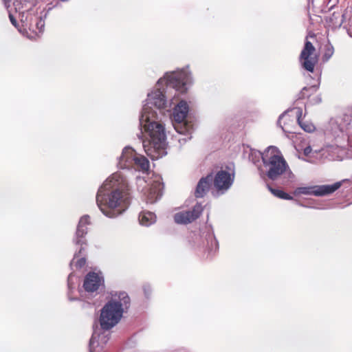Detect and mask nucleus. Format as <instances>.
Instances as JSON below:
<instances>
[{"mask_svg": "<svg viewBox=\"0 0 352 352\" xmlns=\"http://www.w3.org/2000/svg\"><path fill=\"white\" fill-rule=\"evenodd\" d=\"M161 180L160 177L155 176L149 181L145 189L144 188L141 189L147 203L153 204L161 198L163 190V184Z\"/></svg>", "mask_w": 352, "mask_h": 352, "instance_id": "nucleus-9", "label": "nucleus"}, {"mask_svg": "<svg viewBox=\"0 0 352 352\" xmlns=\"http://www.w3.org/2000/svg\"><path fill=\"white\" fill-rule=\"evenodd\" d=\"M138 219L142 226H149L155 222L156 216L151 212H142L139 214Z\"/></svg>", "mask_w": 352, "mask_h": 352, "instance_id": "nucleus-16", "label": "nucleus"}, {"mask_svg": "<svg viewBox=\"0 0 352 352\" xmlns=\"http://www.w3.org/2000/svg\"><path fill=\"white\" fill-rule=\"evenodd\" d=\"M203 211L201 204H197L192 210L181 211L174 215V220L178 224H188L197 219Z\"/></svg>", "mask_w": 352, "mask_h": 352, "instance_id": "nucleus-11", "label": "nucleus"}, {"mask_svg": "<svg viewBox=\"0 0 352 352\" xmlns=\"http://www.w3.org/2000/svg\"><path fill=\"white\" fill-rule=\"evenodd\" d=\"M72 277H73V274H72V273H71L69 275L68 280H67V285H68L69 289H71V288L72 287Z\"/></svg>", "mask_w": 352, "mask_h": 352, "instance_id": "nucleus-32", "label": "nucleus"}, {"mask_svg": "<svg viewBox=\"0 0 352 352\" xmlns=\"http://www.w3.org/2000/svg\"><path fill=\"white\" fill-rule=\"evenodd\" d=\"M258 155L262 159L265 175L269 179L274 181L283 177L285 183L295 182V175L277 147L270 146Z\"/></svg>", "mask_w": 352, "mask_h": 352, "instance_id": "nucleus-3", "label": "nucleus"}, {"mask_svg": "<svg viewBox=\"0 0 352 352\" xmlns=\"http://www.w3.org/2000/svg\"><path fill=\"white\" fill-rule=\"evenodd\" d=\"M268 188L274 196H276L278 198H280L283 199H286V200H291L293 199L292 196H290L289 195H288L287 193L285 192L283 190H278V189H274V188H271L270 186H268Z\"/></svg>", "mask_w": 352, "mask_h": 352, "instance_id": "nucleus-20", "label": "nucleus"}, {"mask_svg": "<svg viewBox=\"0 0 352 352\" xmlns=\"http://www.w3.org/2000/svg\"><path fill=\"white\" fill-rule=\"evenodd\" d=\"M318 87L317 85L310 86L309 87H305L302 88L301 91L299 94L298 98L304 99L307 97L310 96L313 94L316 93L318 90Z\"/></svg>", "mask_w": 352, "mask_h": 352, "instance_id": "nucleus-17", "label": "nucleus"}, {"mask_svg": "<svg viewBox=\"0 0 352 352\" xmlns=\"http://www.w3.org/2000/svg\"><path fill=\"white\" fill-rule=\"evenodd\" d=\"M69 300H74L75 299H74V298H69Z\"/></svg>", "mask_w": 352, "mask_h": 352, "instance_id": "nucleus-35", "label": "nucleus"}, {"mask_svg": "<svg viewBox=\"0 0 352 352\" xmlns=\"http://www.w3.org/2000/svg\"><path fill=\"white\" fill-rule=\"evenodd\" d=\"M89 224V215H84L80 219L77 226L75 238L74 239V241L76 245H80L79 253H81L82 250L84 249L83 245H87L85 236L87 233V226Z\"/></svg>", "mask_w": 352, "mask_h": 352, "instance_id": "nucleus-12", "label": "nucleus"}, {"mask_svg": "<svg viewBox=\"0 0 352 352\" xmlns=\"http://www.w3.org/2000/svg\"><path fill=\"white\" fill-rule=\"evenodd\" d=\"M111 296V299L100 310L99 322L103 331H108L115 327L131 305V299L125 292H112Z\"/></svg>", "mask_w": 352, "mask_h": 352, "instance_id": "nucleus-4", "label": "nucleus"}, {"mask_svg": "<svg viewBox=\"0 0 352 352\" xmlns=\"http://www.w3.org/2000/svg\"><path fill=\"white\" fill-rule=\"evenodd\" d=\"M333 54V47H331L327 50V52L324 54V57L327 58V59H329Z\"/></svg>", "mask_w": 352, "mask_h": 352, "instance_id": "nucleus-27", "label": "nucleus"}, {"mask_svg": "<svg viewBox=\"0 0 352 352\" xmlns=\"http://www.w3.org/2000/svg\"><path fill=\"white\" fill-rule=\"evenodd\" d=\"M342 182H338L331 185L298 187L294 190V195L295 196L300 195L324 196L334 192L340 188Z\"/></svg>", "mask_w": 352, "mask_h": 352, "instance_id": "nucleus-7", "label": "nucleus"}, {"mask_svg": "<svg viewBox=\"0 0 352 352\" xmlns=\"http://www.w3.org/2000/svg\"><path fill=\"white\" fill-rule=\"evenodd\" d=\"M104 279L102 274L95 272H89L85 277L83 287L87 292L97 291L100 286H102Z\"/></svg>", "mask_w": 352, "mask_h": 352, "instance_id": "nucleus-14", "label": "nucleus"}, {"mask_svg": "<svg viewBox=\"0 0 352 352\" xmlns=\"http://www.w3.org/2000/svg\"><path fill=\"white\" fill-rule=\"evenodd\" d=\"M102 329L98 327L94 329L92 336L89 341V352H99L98 348L102 349L108 342L109 333L101 332Z\"/></svg>", "mask_w": 352, "mask_h": 352, "instance_id": "nucleus-13", "label": "nucleus"}, {"mask_svg": "<svg viewBox=\"0 0 352 352\" xmlns=\"http://www.w3.org/2000/svg\"><path fill=\"white\" fill-rule=\"evenodd\" d=\"M234 179V173L225 170L217 172L214 178V196H220L227 192L232 186Z\"/></svg>", "mask_w": 352, "mask_h": 352, "instance_id": "nucleus-8", "label": "nucleus"}, {"mask_svg": "<svg viewBox=\"0 0 352 352\" xmlns=\"http://www.w3.org/2000/svg\"><path fill=\"white\" fill-rule=\"evenodd\" d=\"M137 182H138V188H140L141 186H142L143 184H146L147 182L144 178H140L139 177L137 179Z\"/></svg>", "mask_w": 352, "mask_h": 352, "instance_id": "nucleus-30", "label": "nucleus"}, {"mask_svg": "<svg viewBox=\"0 0 352 352\" xmlns=\"http://www.w3.org/2000/svg\"><path fill=\"white\" fill-rule=\"evenodd\" d=\"M318 87L317 85L310 86L309 87H305L302 88L301 91L299 94L298 98L304 99L307 97L310 96L313 94L316 93L318 90Z\"/></svg>", "mask_w": 352, "mask_h": 352, "instance_id": "nucleus-18", "label": "nucleus"}, {"mask_svg": "<svg viewBox=\"0 0 352 352\" xmlns=\"http://www.w3.org/2000/svg\"><path fill=\"white\" fill-rule=\"evenodd\" d=\"M212 181V177L211 175H208L205 177H202L197 185L195 192V197L199 198L203 197L208 191Z\"/></svg>", "mask_w": 352, "mask_h": 352, "instance_id": "nucleus-15", "label": "nucleus"}, {"mask_svg": "<svg viewBox=\"0 0 352 352\" xmlns=\"http://www.w3.org/2000/svg\"><path fill=\"white\" fill-rule=\"evenodd\" d=\"M84 246V248H85V246L86 245H83ZM85 250V249H83L81 252V253H79V251L78 252H76L75 254H74V258L73 260L71 261L70 263V265L72 266L74 265H75V266L77 267V268H81L82 267L85 265V263H86V259L85 257H82L79 259H78L76 261H75V260L77 258V257L79 256V255H81L82 254V252Z\"/></svg>", "mask_w": 352, "mask_h": 352, "instance_id": "nucleus-19", "label": "nucleus"}, {"mask_svg": "<svg viewBox=\"0 0 352 352\" xmlns=\"http://www.w3.org/2000/svg\"><path fill=\"white\" fill-rule=\"evenodd\" d=\"M285 115H286V113H285H285H282V114L279 116V118H278V125L282 128V129H283V131H285V129H284V127L281 125V120L283 119V118L285 116Z\"/></svg>", "mask_w": 352, "mask_h": 352, "instance_id": "nucleus-29", "label": "nucleus"}, {"mask_svg": "<svg viewBox=\"0 0 352 352\" xmlns=\"http://www.w3.org/2000/svg\"><path fill=\"white\" fill-rule=\"evenodd\" d=\"M44 25H45L44 21L41 18H40L39 20L36 22V27L38 29H39L40 32L43 31Z\"/></svg>", "mask_w": 352, "mask_h": 352, "instance_id": "nucleus-26", "label": "nucleus"}, {"mask_svg": "<svg viewBox=\"0 0 352 352\" xmlns=\"http://www.w3.org/2000/svg\"><path fill=\"white\" fill-rule=\"evenodd\" d=\"M188 113V105L184 100H181L174 108L173 113V125L175 131L180 134H189L190 126L186 122Z\"/></svg>", "mask_w": 352, "mask_h": 352, "instance_id": "nucleus-6", "label": "nucleus"}, {"mask_svg": "<svg viewBox=\"0 0 352 352\" xmlns=\"http://www.w3.org/2000/svg\"><path fill=\"white\" fill-rule=\"evenodd\" d=\"M312 148L310 146H308L305 147L303 150V153L305 156H309V154L311 153Z\"/></svg>", "mask_w": 352, "mask_h": 352, "instance_id": "nucleus-28", "label": "nucleus"}, {"mask_svg": "<svg viewBox=\"0 0 352 352\" xmlns=\"http://www.w3.org/2000/svg\"><path fill=\"white\" fill-rule=\"evenodd\" d=\"M294 110L296 111V117H297V122H298V123H299V122H300L302 121L301 116H302V111L299 107L295 108Z\"/></svg>", "mask_w": 352, "mask_h": 352, "instance_id": "nucleus-25", "label": "nucleus"}, {"mask_svg": "<svg viewBox=\"0 0 352 352\" xmlns=\"http://www.w3.org/2000/svg\"><path fill=\"white\" fill-rule=\"evenodd\" d=\"M315 52V47L313 44L306 41L303 50L300 55V60L302 67L308 72H313L315 65L317 63V58L312 57L311 55Z\"/></svg>", "mask_w": 352, "mask_h": 352, "instance_id": "nucleus-10", "label": "nucleus"}, {"mask_svg": "<svg viewBox=\"0 0 352 352\" xmlns=\"http://www.w3.org/2000/svg\"><path fill=\"white\" fill-rule=\"evenodd\" d=\"M321 102V98L319 97H317V102Z\"/></svg>", "mask_w": 352, "mask_h": 352, "instance_id": "nucleus-34", "label": "nucleus"}, {"mask_svg": "<svg viewBox=\"0 0 352 352\" xmlns=\"http://www.w3.org/2000/svg\"><path fill=\"white\" fill-rule=\"evenodd\" d=\"M299 125L300 126V127L305 131H307V132H309V133H311L312 131H314L315 130V126L313 124L311 123H307V122H303L302 121H301L300 122L298 123Z\"/></svg>", "mask_w": 352, "mask_h": 352, "instance_id": "nucleus-22", "label": "nucleus"}, {"mask_svg": "<svg viewBox=\"0 0 352 352\" xmlns=\"http://www.w3.org/2000/svg\"><path fill=\"white\" fill-rule=\"evenodd\" d=\"M209 239L211 241L210 251L215 252L218 249V247H219L218 242H217V239H215V237L212 234L209 235Z\"/></svg>", "mask_w": 352, "mask_h": 352, "instance_id": "nucleus-23", "label": "nucleus"}, {"mask_svg": "<svg viewBox=\"0 0 352 352\" xmlns=\"http://www.w3.org/2000/svg\"><path fill=\"white\" fill-rule=\"evenodd\" d=\"M340 14L333 12L332 15L329 18V21L334 27H340L342 23V19H340Z\"/></svg>", "mask_w": 352, "mask_h": 352, "instance_id": "nucleus-21", "label": "nucleus"}, {"mask_svg": "<svg viewBox=\"0 0 352 352\" xmlns=\"http://www.w3.org/2000/svg\"><path fill=\"white\" fill-rule=\"evenodd\" d=\"M9 19L10 20V22L16 28L18 29V30L20 32H22V30L19 28V24L16 20V19L14 17V16L11 14V13H9Z\"/></svg>", "mask_w": 352, "mask_h": 352, "instance_id": "nucleus-24", "label": "nucleus"}, {"mask_svg": "<svg viewBox=\"0 0 352 352\" xmlns=\"http://www.w3.org/2000/svg\"><path fill=\"white\" fill-rule=\"evenodd\" d=\"M118 166L121 169H135L143 173L149 170L148 160L142 155L137 153L131 147H125L118 160Z\"/></svg>", "mask_w": 352, "mask_h": 352, "instance_id": "nucleus-5", "label": "nucleus"}, {"mask_svg": "<svg viewBox=\"0 0 352 352\" xmlns=\"http://www.w3.org/2000/svg\"><path fill=\"white\" fill-rule=\"evenodd\" d=\"M130 202L128 181L120 172L115 173L107 178L96 195L98 207L109 218H116L123 214Z\"/></svg>", "mask_w": 352, "mask_h": 352, "instance_id": "nucleus-2", "label": "nucleus"}, {"mask_svg": "<svg viewBox=\"0 0 352 352\" xmlns=\"http://www.w3.org/2000/svg\"><path fill=\"white\" fill-rule=\"evenodd\" d=\"M3 1H4L6 6L8 7L7 4L10 1V0H3Z\"/></svg>", "mask_w": 352, "mask_h": 352, "instance_id": "nucleus-33", "label": "nucleus"}, {"mask_svg": "<svg viewBox=\"0 0 352 352\" xmlns=\"http://www.w3.org/2000/svg\"><path fill=\"white\" fill-rule=\"evenodd\" d=\"M143 289H144V292L145 296H148L149 293L151 291V289L150 286L149 285H144Z\"/></svg>", "mask_w": 352, "mask_h": 352, "instance_id": "nucleus-31", "label": "nucleus"}, {"mask_svg": "<svg viewBox=\"0 0 352 352\" xmlns=\"http://www.w3.org/2000/svg\"><path fill=\"white\" fill-rule=\"evenodd\" d=\"M192 84L191 74L188 67L165 74L160 78L153 91L147 94L140 116V126L142 146L146 155L152 160H157L167 154L166 136L164 126L157 121V111L168 107L166 95L168 87L175 91L186 93Z\"/></svg>", "mask_w": 352, "mask_h": 352, "instance_id": "nucleus-1", "label": "nucleus"}]
</instances>
